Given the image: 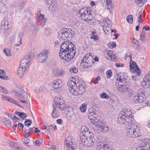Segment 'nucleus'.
Wrapping results in <instances>:
<instances>
[{"label": "nucleus", "mask_w": 150, "mask_h": 150, "mask_svg": "<svg viewBox=\"0 0 150 150\" xmlns=\"http://www.w3.org/2000/svg\"><path fill=\"white\" fill-rule=\"evenodd\" d=\"M133 100L136 103L139 102H142L144 101V98L140 95L139 92H138L136 95H135L133 98Z\"/></svg>", "instance_id": "4be33fe9"}, {"label": "nucleus", "mask_w": 150, "mask_h": 150, "mask_svg": "<svg viewBox=\"0 0 150 150\" xmlns=\"http://www.w3.org/2000/svg\"><path fill=\"white\" fill-rule=\"evenodd\" d=\"M75 79L74 78H72L71 79H69L67 85L69 86V89L71 93V90H75V88L77 86L75 82Z\"/></svg>", "instance_id": "412c9836"}, {"label": "nucleus", "mask_w": 150, "mask_h": 150, "mask_svg": "<svg viewBox=\"0 0 150 150\" xmlns=\"http://www.w3.org/2000/svg\"><path fill=\"white\" fill-rule=\"evenodd\" d=\"M49 53V50L46 49L39 54L38 56V62L42 63L45 61L47 57V55Z\"/></svg>", "instance_id": "ddd939ff"}, {"label": "nucleus", "mask_w": 150, "mask_h": 150, "mask_svg": "<svg viewBox=\"0 0 150 150\" xmlns=\"http://www.w3.org/2000/svg\"><path fill=\"white\" fill-rule=\"evenodd\" d=\"M60 48L59 55L61 59L68 61L74 57L76 53V47L71 42H63L60 45Z\"/></svg>", "instance_id": "f257e3e1"}, {"label": "nucleus", "mask_w": 150, "mask_h": 150, "mask_svg": "<svg viewBox=\"0 0 150 150\" xmlns=\"http://www.w3.org/2000/svg\"><path fill=\"white\" fill-rule=\"evenodd\" d=\"M117 57L116 56V55H115L114 54H113V58L112 59V61L114 62H116L117 60Z\"/></svg>", "instance_id": "052dcab7"}, {"label": "nucleus", "mask_w": 150, "mask_h": 150, "mask_svg": "<svg viewBox=\"0 0 150 150\" xmlns=\"http://www.w3.org/2000/svg\"><path fill=\"white\" fill-rule=\"evenodd\" d=\"M16 114L21 117L23 120L26 118V114L23 112L16 111Z\"/></svg>", "instance_id": "f704fd0d"}, {"label": "nucleus", "mask_w": 150, "mask_h": 150, "mask_svg": "<svg viewBox=\"0 0 150 150\" xmlns=\"http://www.w3.org/2000/svg\"><path fill=\"white\" fill-rule=\"evenodd\" d=\"M144 29H145V30H150V27H149L148 26H145L143 27V28Z\"/></svg>", "instance_id": "338daca9"}, {"label": "nucleus", "mask_w": 150, "mask_h": 150, "mask_svg": "<svg viewBox=\"0 0 150 150\" xmlns=\"http://www.w3.org/2000/svg\"><path fill=\"white\" fill-rule=\"evenodd\" d=\"M55 103L53 104V107H57L59 109L63 110L66 107L64 102L62 98L55 97L54 98Z\"/></svg>", "instance_id": "9d476101"}, {"label": "nucleus", "mask_w": 150, "mask_h": 150, "mask_svg": "<svg viewBox=\"0 0 150 150\" xmlns=\"http://www.w3.org/2000/svg\"><path fill=\"white\" fill-rule=\"evenodd\" d=\"M105 54H107L106 56V58L109 60H111L113 58V55L114 54L113 52L112 51H107L105 52Z\"/></svg>", "instance_id": "cd10ccee"}, {"label": "nucleus", "mask_w": 150, "mask_h": 150, "mask_svg": "<svg viewBox=\"0 0 150 150\" xmlns=\"http://www.w3.org/2000/svg\"><path fill=\"white\" fill-rule=\"evenodd\" d=\"M66 149L67 150H71V149L74 150L73 146H72V142H70L69 141L66 140Z\"/></svg>", "instance_id": "c85d7f7f"}, {"label": "nucleus", "mask_w": 150, "mask_h": 150, "mask_svg": "<svg viewBox=\"0 0 150 150\" xmlns=\"http://www.w3.org/2000/svg\"><path fill=\"white\" fill-rule=\"evenodd\" d=\"M9 101L11 103H12L13 104H16L17 105H18L19 106V105L18 104V102H17L15 100L13 99H11V98H10L9 99Z\"/></svg>", "instance_id": "09e8293b"}, {"label": "nucleus", "mask_w": 150, "mask_h": 150, "mask_svg": "<svg viewBox=\"0 0 150 150\" xmlns=\"http://www.w3.org/2000/svg\"><path fill=\"white\" fill-rule=\"evenodd\" d=\"M146 146L147 147V148H149V149H142L143 150H150V145L149 144H146Z\"/></svg>", "instance_id": "774afa93"}, {"label": "nucleus", "mask_w": 150, "mask_h": 150, "mask_svg": "<svg viewBox=\"0 0 150 150\" xmlns=\"http://www.w3.org/2000/svg\"><path fill=\"white\" fill-rule=\"evenodd\" d=\"M97 150H111L112 148L110 147L108 144H100L98 143L96 147Z\"/></svg>", "instance_id": "5701e85b"}, {"label": "nucleus", "mask_w": 150, "mask_h": 150, "mask_svg": "<svg viewBox=\"0 0 150 150\" xmlns=\"http://www.w3.org/2000/svg\"><path fill=\"white\" fill-rule=\"evenodd\" d=\"M30 134V132L28 130H25L24 132V136L25 138H27Z\"/></svg>", "instance_id": "3c124183"}, {"label": "nucleus", "mask_w": 150, "mask_h": 150, "mask_svg": "<svg viewBox=\"0 0 150 150\" xmlns=\"http://www.w3.org/2000/svg\"><path fill=\"white\" fill-rule=\"evenodd\" d=\"M93 58L91 55L90 53L86 54L83 58L84 60L86 61L90 65V67H91L93 64Z\"/></svg>", "instance_id": "f3484780"}, {"label": "nucleus", "mask_w": 150, "mask_h": 150, "mask_svg": "<svg viewBox=\"0 0 150 150\" xmlns=\"http://www.w3.org/2000/svg\"><path fill=\"white\" fill-rule=\"evenodd\" d=\"M90 38L91 39H93L94 40H98V38L97 36L96 35H95L94 36H91Z\"/></svg>", "instance_id": "e2e57ef3"}, {"label": "nucleus", "mask_w": 150, "mask_h": 150, "mask_svg": "<svg viewBox=\"0 0 150 150\" xmlns=\"http://www.w3.org/2000/svg\"><path fill=\"white\" fill-rule=\"evenodd\" d=\"M53 111L52 112V118H56L58 117L59 113L58 110L56 108V107H53Z\"/></svg>", "instance_id": "c756f323"}, {"label": "nucleus", "mask_w": 150, "mask_h": 150, "mask_svg": "<svg viewBox=\"0 0 150 150\" xmlns=\"http://www.w3.org/2000/svg\"><path fill=\"white\" fill-rule=\"evenodd\" d=\"M88 117L91 122L95 126H96L103 132H107L109 129V127L104 122L99 121V117L95 112V109L92 107L88 109Z\"/></svg>", "instance_id": "f03ea898"}, {"label": "nucleus", "mask_w": 150, "mask_h": 150, "mask_svg": "<svg viewBox=\"0 0 150 150\" xmlns=\"http://www.w3.org/2000/svg\"><path fill=\"white\" fill-rule=\"evenodd\" d=\"M74 35V31L69 28H62L58 33L59 37L64 40H66L68 37L71 38Z\"/></svg>", "instance_id": "0eeeda50"}, {"label": "nucleus", "mask_w": 150, "mask_h": 150, "mask_svg": "<svg viewBox=\"0 0 150 150\" xmlns=\"http://www.w3.org/2000/svg\"><path fill=\"white\" fill-rule=\"evenodd\" d=\"M90 8V7H86L81 8L79 11L80 16H79L84 21H86L90 20L89 18Z\"/></svg>", "instance_id": "6e6552de"}, {"label": "nucleus", "mask_w": 150, "mask_h": 150, "mask_svg": "<svg viewBox=\"0 0 150 150\" xmlns=\"http://www.w3.org/2000/svg\"><path fill=\"white\" fill-rule=\"evenodd\" d=\"M85 91V88L83 85H79L75 90H71V93L74 96L81 95Z\"/></svg>", "instance_id": "f8f14e48"}, {"label": "nucleus", "mask_w": 150, "mask_h": 150, "mask_svg": "<svg viewBox=\"0 0 150 150\" xmlns=\"http://www.w3.org/2000/svg\"><path fill=\"white\" fill-rule=\"evenodd\" d=\"M29 139L27 138H25V139L24 140L23 143L25 145H26L28 147H30V146L29 145H26V144H28L29 143Z\"/></svg>", "instance_id": "5fc2aeb1"}, {"label": "nucleus", "mask_w": 150, "mask_h": 150, "mask_svg": "<svg viewBox=\"0 0 150 150\" xmlns=\"http://www.w3.org/2000/svg\"><path fill=\"white\" fill-rule=\"evenodd\" d=\"M140 40L143 42H144L146 40L145 37V33L142 32L140 37Z\"/></svg>", "instance_id": "de8ad7c7"}, {"label": "nucleus", "mask_w": 150, "mask_h": 150, "mask_svg": "<svg viewBox=\"0 0 150 150\" xmlns=\"http://www.w3.org/2000/svg\"><path fill=\"white\" fill-rule=\"evenodd\" d=\"M108 45L109 47L112 48L115 47L116 46V43L115 42H112L111 43H110L108 44Z\"/></svg>", "instance_id": "864d4df0"}, {"label": "nucleus", "mask_w": 150, "mask_h": 150, "mask_svg": "<svg viewBox=\"0 0 150 150\" xmlns=\"http://www.w3.org/2000/svg\"><path fill=\"white\" fill-rule=\"evenodd\" d=\"M39 141L38 140H36L35 141L34 143V145L35 146H39L40 144L39 142Z\"/></svg>", "instance_id": "0e129e2a"}, {"label": "nucleus", "mask_w": 150, "mask_h": 150, "mask_svg": "<svg viewBox=\"0 0 150 150\" xmlns=\"http://www.w3.org/2000/svg\"><path fill=\"white\" fill-rule=\"evenodd\" d=\"M69 71L71 73H76L78 72V70L76 68H70L69 69Z\"/></svg>", "instance_id": "a18cd8bd"}, {"label": "nucleus", "mask_w": 150, "mask_h": 150, "mask_svg": "<svg viewBox=\"0 0 150 150\" xmlns=\"http://www.w3.org/2000/svg\"><path fill=\"white\" fill-rule=\"evenodd\" d=\"M126 79L125 78V76L124 74L122 73H119L117 76V78L116 81V86L119 85V82L125 84L126 82Z\"/></svg>", "instance_id": "a211bd4d"}, {"label": "nucleus", "mask_w": 150, "mask_h": 150, "mask_svg": "<svg viewBox=\"0 0 150 150\" xmlns=\"http://www.w3.org/2000/svg\"><path fill=\"white\" fill-rule=\"evenodd\" d=\"M9 145L10 146L15 149H16L17 147V144L15 142L11 141L9 142Z\"/></svg>", "instance_id": "79ce46f5"}, {"label": "nucleus", "mask_w": 150, "mask_h": 150, "mask_svg": "<svg viewBox=\"0 0 150 150\" xmlns=\"http://www.w3.org/2000/svg\"><path fill=\"white\" fill-rule=\"evenodd\" d=\"M63 110L66 112L65 113L67 115V116L69 117H72L75 114V110L71 107L66 106Z\"/></svg>", "instance_id": "6ab92c4d"}, {"label": "nucleus", "mask_w": 150, "mask_h": 150, "mask_svg": "<svg viewBox=\"0 0 150 150\" xmlns=\"http://www.w3.org/2000/svg\"><path fill=\"white\" fill-rule=\"evenodd\" d=\"M86 129V130L85 129L84 130L82 133L80 134V136H84L85 138H87L90 139H93L94 136L93 133L87 130V129Z\"/></svg>", "instance_id": "aec40b11"}, {"label": "nucleus", "mask_w": 150, "mask_h": 150, "mask_svg": "<svg viewBox=\"0 0 150 150\" xmlns=\"http://www.w3.org/2000/svg\"><path fill=\"white\" fill-rule=\"evenodd\" d=\"M8 77L6 76H2L0 75V78L4 80H6L7 79Z\"/></svg>", "instance_id": "680f3d73"}, {"label": "nucleus", "mask_w": 150, "mask_h": 150, "mask_svg": "<svg viewBox=\"0 0 150 150\" xmlns=\"http://www.w3.org/2000/svg\"><path fill=\"white\" fill-rule=\"evenodd\" d=\"M12 95L17 100L26 99L27 97L26 92L19 87H16L12 91Z\"/></svg>", "instance_id": "20e7f679"}, {"label": "nucleus", "mask_w": 150, "mask_h": 150, "mask_svg": "<svg viewBox=\"0 0 150 150\" xmlns=\"http://www.w3.org/2000/svg\"><path fill=\"white\" fill-rule=\"evenodd\" d=\"M103 25V29L106 32V30L108 32L110 30V27L112 26L111 24H109L106 21H104L102 23Z\"/></svg>", "instance_id": "a878e982"}, {"label": "nucleus", "mask_w": 150, "mask_h": 150, "mask_svg": "<svg viewBox=\"0 0 150 150\" xmlns=\"http://www.w3.org/2000/svg\"><path fill=\"white\" fill-rule=\"evenodd\" d=\"M128 132L129 134L132 138L137 137L141 135V132L139 127L134 123H132L128 127Z\"/></svg>", "instance_id": "423d86ee"}, {"label": "nucleus", "mask_w": 150, "mask_h": 150, "mask_svg": "<svg viewBox=\"0 0 150 150\" xmlns=\"http://www.w3.org/2000/svg\"><path fill=\"white\" fill-rule=\"evenodd\" d=\"M54 73L56 76H60L65 74V71L62 69H56L54 70Z\"/></svg>", "instance_id": "393cba45"}, {"label": "nucleus", "mask_w": 150, "mask_h": 150, "mask_svg": "<svg viewBox=\"0 0 150 150\" xmlns=\"http://www.w3.org/2000/svg\"><path fill=\"white\" fill-rule=\"evenodd\" d=\"M100 80V77L99 76H97L96 78L93 80V83L94 84H96L98 83L97 81Z\"/></svg>", "instance_id": "bf43d9fd"}, {"label": "nucleus", "mask_w": 150, "mask_h": 150, "mask_svg": "<svg viewBox=\"0 0 150 150\" xmlns=\"http://www.w3.org/2000/svg\"><path fill=\"white\" fill-rule=\"evenodd\" d=\"M100 97L102 98L108 99L109 98V96H108L105 93H103L100 95Z\"/></svg>", "instance_id": "c03bdc74"}, {"label": "nucleus", "mask_w": 150, "mask_h": 150, "mask_svg": "<svg viewBox=\"0 0 150 150\" xmlns=\"http://www.w3.org/2000/svg\"><path fill=\"white\" fill-rule=\"evenodd\" d=\"M106 4L107 5V6L108 9L110 11V10L112 9V7L113 6V4L111 2L110 0H109L106 1Z\"/></svg>", "instance_id": "c9c22d12"}, {"label": "nucleus", "mask_w": 150, "mask_h": 150, "mask_svg": "<svg viewBox=\"0 0 150 150\" xmlns=\"http://www.w3.org/2000/svg\"><path fill=\"white\" fill-rule=\"evenodd\" d=\"M29 55L25 56L22 60L20 66L24 70H26L29 64L30 60Z\"/></svg>", "instance_id": "2eb2a0df"}, {"label": "nucleus", "mask_w": 150, "mask_h": 150, "mask_svg": "<svg viewBox=\"0 0 150 150\" xmlns=\"http://www.w3.org/2000/svg\"><path fill=\"white\" fill-rule=\"evenodd\" d=\"M45 3L50 11L54 13L58 8V4L55 0H46Z\"/></svg>", "instance_id": "1a4fd4ad"}, {"label": "nucleus", "mask_w": 150, "mask_h": 150, "mask_svg": "<svg viewBox=\"0 0 150 150\" xmlns=\"http://www.w3.org/2000/svg\"><path fill=\"white\" fill-rule=\"evenodd\" d=\"M24 125L21 123H19L18 124V128L19 130H21L24 127Z\"/></svg>", "instance_id": "6e6d98bb"}, {"label": "nucleus", "mask_w": 150, "mask_h": 150, "mask_svg": "<svg viewBox=\"0 0 150 150\" xmlns=\"http://www.w3.org/2000/svg\"><path fill=\"white\" fill-rule=\"evenodd\" d=\"M25 70H26L23 69V68L20 66L18 69L17 73L21 77L23 75L24 72Z\"/></svg>", "instance_id": "473e14b6"}, {"label": "nucleus", "mask_w": 150, "mask_h": 150, "mask_svg": "<svg viewBox=\"0 0 150 150\" xmlns=\"http://www.w3.org/2000/svg\"><path fill=\"white\" fill-rule=\"evenodd\" d=\"M86 61L84 60L83 59L82 60L81 63V66L83 68H87L88 67H90V65H88Z\"/></svg>", "instance_id": "2f4dec72"}, {"label": "nucleus", "mask_w": 150, "mask_h": 150, "mask_svg": "<svg viewBox=\"0 0 150 150\" xmlns=\"http://www.w3.org/2000/svg\"><path fill=\"white\" fill-rule=\"evenodd\" d=\"M117 88L119 91L121 93L126 92L129 88L126 86L125 84L123 83L122 84H121L120 86L119 87H117Z\"/></svg>", "instance_id": "bb28decb"}, {"label": "nucleus", "mask_w": 150, "mask_h": 150, "mask_svg": "<svg viewBox=\"0 0 150 150\" xmlns=\"http://www.w3.org/2000/svg\"><path fill=\"white\" fill-rule=\"evenodd\" d=\"M32 121L30 119H26L24 122L25 125L27 127H29L31 124Z\"/></svg>", "instance_id": "a19ab883"}, {"label": "nucleus", "mask_w": 150, "mask_h": 150, "mask_svg": "<svg viewBox=\"0 0 150 150\" xmlns=\"http://www.w3.org/2000/svg\"><path fill=\"white\" fill-rule=\"evenodd\" d=\"M87 138H85L84 136H80V143L85 146H91L94 144L93 139Z\"/></svg>", "instance_id": "9b49d317"}, {"label": "nucleus", "mask_w": 150, "mask_h": 150, "mask_svg": "<svg viewBox=\"0 0 150 150\" xmlns=\"http://www.w3.org/2000/svg\"><path fill=\"white\" fill-rule=\"evenodd\" d=\"M144 0H138L137 5L138 6L141 7L144 4Z\"/></svg>", "instance_id": "49530a36"}, {"label": "nucleus", "mask_w": 150, "mask_h": 150, "mask_svg": "<svg viewBox=\"0 0 150 150\" xmlns=\"http://www.w3.org/2000/svg\"><path fill=\"white\" fill-rule=\"evenodd\" d=\"M129 67L130 69L133 71V75L132 76V79L133 81L138 80L141 72L136 63L133 61L130 62Z\"/></svg>", "instance_id": "39448f33"}, {"label": "nucleus", "mask_w": 150, "mask_h": 150, "mask_svg": "<svg viewBox=\"0 0 150 150\" xmlns=\"http://www.w3.org/2000/svg\"><path fill=\"white\" fill-rule=\"evenodd\" d=\"M6 11L5 5L2 2H0V12L4 13Z\"/></svg>", "instance_id": "e433bc0d"}, {"label": "nucleus", "mask_w": 150, "mask_h": 150, "mask_svg": "<svg viewBox=\"0 0 150 150\" xmlns=\"http://www.w3.org/2000/svg\"><path fill=\"white\" fill-rule=\"evenodd\" d=\"M16 149H19V150H25V148L22 147H19L17 145V147L16 148Z\"/></svg>", "instance_id": "69168bd1"}, {"label": "nucleus", "mask_w": 150, "mask_h": 150, "mask_svg": "<svg viewBox=\"0 0 150 150\" xmlns=\"http://www.w3.org/2000/svg\"><path fill=\"white\" fill-rule=\"evenodd\" d=\"M133 119L134 117L132 115L131 110L129 108H126L121 111L117 121L120 124H122L126 122L130 123L133 120Z\"/></svg>", "instance_id": "7ed1b4c3"}, {"label": "nucleus", "mask_w": 150, "mask_h": 150, "mask_svg": "<svg viewBox=\"0 0 150 150\" xmlns=\"http://www.w3.org/2000/svg\"><path fill=\"white\" fill-rule=\"evenodd\" d=\"M1 98L4 100H7L8 101H9V99L10 98L7 97L6 96L4 95L1 96Z\"/></svg>", "instance_id": "4d7b16f0"}, {"label": "nucleus", "mask_w": 150, "mask_h": 150, "mask_svg": "<svg viewBox=\"0 0 150 150\" xmlns=\"http://www.w3.org/2000/svg\"><path fill=\"white\" fill-rule=\"evenodd\" d=\"M10 51V49L8 48H4L3 49L4 53L7 56H9L11 55V52Z\"/></svg>", "instance_id": "4c0bfd02"}, {"label": "nucleus", "mask_w": 150, "mask_h": 150, "mask_svg": "<svg viewBox=\"0 0 150 150\" xmlns=\"http://www.w3.org/2000/svg\"><path fill=\"white\" fill-rule=\"evenodd\" d=\"M42 20L43 21V22L42 23V26L43 27L46 24L47 20V18H42Z\"/></svg>", "instance_id": "13d9d810"}, {"label": "nucleus", "mask_w": 150, "mask_h": 150, "mask_svg": "<svg viewBox=\"0 0 150 150\" xmlns=\"http://www.w3.org/2000/svg\"><path fill=\"white\" fill-rule=\"evenodd\" d=\"M142 85L145 88H149L150 87V71L145 75L142 82Z\"/></svg>", "instance_id": "4468645a"}, {"label": "nucleus", "mask_w": 150, "mask_h": 150, "mask_svg": "<svg viewBox=\"0 0 150 150\" xmlns=\"http://www.w3.org/2000/svg\"><path fill=\"white\" fill-rule=\"evenodd\" d=\"M12 26L11 23L9 22L8 20L6 19H4L2 21L1 27V29L5 30H8Z\"/></svg>", "instance_id": "dca6fc26"}, {"label": "nucleus", "mask_w": 150, "mask_h": 150, "mask_svg": "<svg viewBox=\"0 0 150 150\" xmlns=\"http://www.w3.org/2000/svg\"><path fill=\"white\" fill-rule=\"evenodd\" d=\"M127 22L132 24L133 23V16L131 15H129L126 18Z\"/></svg>", "instance_id": "ea45409f"}, {"label": "nucleus", "mask_w": 150, "mask_h": 150, "mask_svg": "<svg viewBox=\"0 0 150 150\" xmlns=\"http://www.w3.org/2000/svg\"><path fill=\"white\" fill-rule=\"evenodd\" d=\"M112 73L111 70H109L106 72V76L108 78H110L112 75Z\"/></svg>", "instance_id": "8fccbe9b"}, {"label": "nucleus", "mask_w": 150, "mask_h": 150, "mask_svg": "<svg viewBox=\"0 0 150 150\" xmlns=\"http://www.w3.org/2000/svg\"><path fill=\"white\" fill-rule=\"evenodd\" d=\"M0 92L3 93L5 94H7L8 93V91L6 89L2 86H0Z\"/></svg>", "instance_id": "37998d69"}, {"label": "nucleus", "mask_w": 150, "mask_h": 150, "mask_svg": "<svg viewBox=\"0 0 150 150\" xmlns=\"http://www.w3.org/2000/svg\"><path fill=\"white\" fill-rule=\"evenodd\" d=\"M127 91H128V95L129 96L130 98H132L133 96H134L136 94V92L131 90V89L129 88L128 90Z\"/></svg>", "instance_id": "58836bf2"}, {"label": "nucleus", "mask_w": 150, "mask_h": 150, "mask_svg": "<svg viewBox=\"0 0 150 150\" xmlns=\"http://www.w3.org/2000/svg\"><path fill=\"white\" fill-rule=\"evenodd\" d=\"M60 81L59 80H54L51 82L49 85L54 89H57L60 87Z\"/></svg>", "instance_id": "b1692460"}, {"label": "nucleus", "mask_w": 150, "mask_h": 150, "mask_svg": "<svg viewBox=\"0 0 150 150\" xmlns=\"http://www.w3.org/2000/svg\"><path fill=\"white\" fill-rule=\"evenodd\" d=\"M132 42L134 45L133 46V47L135 49H137L138 48L139 46V42L137 39L135 38H133Z\"/></svg>", "instance_id": "72a5a7b5"}, {"label": "nucleus", "mask_w": 150, "mask_h": 150, "mask_svg": "<svg viewBox=\"0 0 150 150\" xmlns=\"http://www.w3.org/2000/svg\"><path fill=\"white\" fill-rule=\"evenodd\" d=\"M84 105L83 104H82V106L80 107V109L81 111L83 112H84L86 110V107L85 104H84Z\"/></svg>", "instance_id": "603ef678"}, {"label": "nucleus", "mask_w": 150, "mask_h": 150, "mask_svg": "<svg viewBox=\"0 0 150 150\" xmlns=\"http://www.w3.org/2000/svg\"><path fill=\"white\" fill-rule=\"evenodd\" d=\"M2 121L3 122L5 125L8 127L11 126V123L9 119L7 118L4 117L2 119Z\"/></svg>", "instance_id": "7c9ffc66"}]
</instances>
